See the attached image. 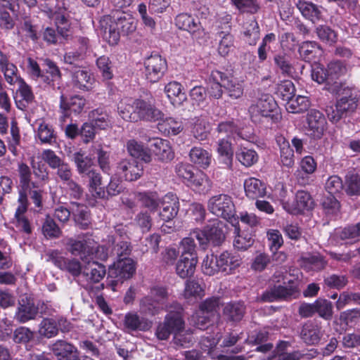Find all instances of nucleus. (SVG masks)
Listing matches in <instances>:
<instances>
[{"label":"nucleus","mask_w":360,"mask_h":360,"mask_svg":"<svg viewBox=\"0 0 360 360\" xmlns=\"http://www.w3.org/2000/svg\"><path fill=\"white\" fill-rule=\"evenodd\" d=\"M110 124V116L103 108L91 110V129H105L109 127Z\"/></svg>","instance_id":"obj_40"},{"label":"nucleus","mask_w":360,"mask_h":360,"mask_svg":"<svg viewBox=\"0 0 360 360\" xmlns=\"http://www.w3.org/2000/svg\"><path fill=\"white\" fill-rule=\"evenodd\" d=\"M244 189L246 196L252 200L262 198L265 196L266 193L265 184L254 177H250L245 180Z\"/></svg>","instance_id":"obj_31"},{"label":"nucleus","mask_w":360,"mask_h":360,"mask_svg":"<svg viewBox=\"0 0 360 360\" xmlns=\"http://www.w3.org/2000/svg\"><path fill=\"white\" fill-rule=\"evenodd\" d=\"M165 91L174 105H181L186 100V94L182 92L181 84L177 82L168 83L165 86Z\"/></svg>","instance_id":"obj_39"},{"label":"nucleus","mask_w":360,"mask_h":360,"mask_svg":"<svg viewBox=\"0 0 360 360\" xmlns=\"http://www.w3.org/2000/svg\"><path fill=\"white\" fill-rule=\"evenodd\" d=\"M277 104L270 95L262 96L255 104L249 108V112L254 122H261L262 119L271 118L278 120L281 116L277 112Z\"/></svg>","instance_id":"obj_6"},{"label":"nucleus","mask_w":360,"mask_h":360,"mask_svg":"<svg viewBox=\"0 0 360 360\" xmlns=\"http://www.w3.org/2000/svg\"><path fill=\"white\" fill-rule=\"evenodd\" d=\"M326 70L327 75L328 76L329 82L330 83V86H331L335 82H337L335 80L340 76L343 75L347 70L344 64L339 60L331 61L329 63Z\"/></svg>","instance_id":"obj_55"},{"label":"nucleus","mask_w":360,"mask_h":360,"mask_svg":"<svg viewBox=\"0 0 360 360\" xmlns=\"http://www.w3.org/2000/svg\"><path fill=\"white\" fill-rule=\"evenodd\" d=\"M245 313V306L243 302L227 303L224 309L223 315L228 321L238 322L242 320Z\"/></svg>","instance_id":"obj_36"},{"label":"nucleus","mask_w":360,"mask_h":360,"mask_svg":"<svg viewBox=\"0 0 360 360\" xmlns=\"http://www.w3.org/2000/svg\"><path fill=\"white\" fill-rule=\"evenodd\" d=\"M108 242L114 245L112 252L118 258L127 257L131 254V245L129 238L125 233H122L120 229L116 231L115 236H108Z\"/></svg>","instance_id":"obj_19"},{"label":"nucleus","mask_w":360,"mask_h":360,"mask_svg":"<svg viewBox=\"0 0 360 360\" xmlns=\"http://www.w3.org/2000/svg\"><path fill=\"white\" fill-rule=\"evenodd\" d=\"M234 226V233H236L233 240V246L238 250H245L253 244V239L248 234L240 233V229L238 224L232 225Z\"/></svg>","instance_id":"obj_56"},{"label":"nucleus","mask_w":360,"mask_h":360,"mask_svg":"<svg viewBox=\"0 0 360 360\" xmlns=\"http://www.w3.org/2000/svg\"><path fill=\"white\" fill-rule=\"evenodd\" d=\"M55 264L60 269L66 270L73 276H79V281L82 282V278H85L86 286L89 284V277L88 274L81 273V264L76 259H68L64 257L55 259Z\"/></svg>","instance_id":"obj_26"},{"label":"nucleus","mask_w":360,"mask_h":360,"mask_svg":"<svg viewBox=\"0 0 360 360\" xmlns=\"http://www.w3.org/2000/svg\"><path fill=\"white\" fill-rule=\"evenodd\" d=\"M18 202V205L12 223L20 231L30 234L32 233V229L30 220L25 216L27 210V198L26 195L20 193Z\"/></svg>","instance_id":"obj_16"},{"label":"nucleus","mask_w":360,"mask_h":360,"mask_svg":"<svg viewBox=\"0 0 360 360\" xmlns=\"http://www.w3.org/2000/svg\"><path fill=\"white\" fill-rule=\"evenodd\" d=\"M217 152L221 162L224 165V167L231 169L233 165V155L231 143L224 139L219 140Z\"/></svg>","instance_id":"obj_47"},{"label":"nucleus","mask_w":360,"mask_h":360,"mask_svg":"<svg viewBox=\"0 0 360 360\" xmlns=\"http://www.w3.org/2000/svg\"><path fill=\"white\" fill-rule=\"evenodd\" d=\"M277 142L280 147L281 161L283 166L292 167L294 165V151L284 137H279Z\"/></svg>","instance_id":"obj_46"},{"label":"nucleus","mask_w":360,"mask_h":360,"mask_svg":"<svg viewBox=\"0 0 360 360\" xmlns=\"http://www.w3.org/2000/svg\"><path fill=\"white\" fill-rule=\"evenodd\" d=\"M307 134L314 139H321L326 129L324 115L319 110H311L307 114Z\"/></svg>","instance_id":"obj_18"},{"label":"nucleus","mask_w":360,"mask_h":360,"mask_svg":"<svg viewBox=\"0 0 360 360\" xmlns=\"http://www.w3.org/2000/svg\"><path fill=\"white\" fill-rule=\"evenodd\" d=\"M115 172L126 181H136L142 176L143 167L134 160L122 159L117 163Z\"/></svg>","instance_id":"obj_15"},{"label":"nucleus","mask_w":360,"mask_h":360,"mask_svg":"<svg viewBox=\"0 0 360 360\" xmlns=\"http://www.w3.org/2000/svg\"><path fill=\"white\" fill-rule=\"evenodd\" d=\"M335 234L337 238L342 240H356L360 237V222L349 225L343 229H336Z\"/></svg>","instance_id":"obj_54"},{"label":"nucleus","mask_w":360,"mask_h":360,"mask_svg":"<svg viewBox=\"0 0 360 360\" xmlns=\"http://www.w3.org/2000/svg\"><path fill=\"white\" fill-rule=\"evenodd\" d=\"M41 157L51 169H56L58 177L64 184L70 181L72 172L70 165L58 157L53 150L51 149L44 150Z\"/></svg>","instance_id":"obj_9"},{"label":"nucleus","mask_w":360,"mask_h":360,"mask_svg":"<svg viewBox=\"0 0 360 360\" xmlns=\"http://www.w3.org/2000/svg\"><path fill=\"white\" fill-rule=\"evenodd\" d=\"M224 79L226 75L223 72L218 70L212 71L207 86V92L211 97L216 99L221 97Z\"/></svg>","instance_id":"obj_32"},{"label":"nucleus","mask_w":360,"mask_h":360,"mask_svg":"<svg viewBox=\"0 0 360 360\" xmlns=\"http://www.w3.org/2000/svg\"><path fill=\"white\" fill-rule=\"evenodd\" d=\"M0 71L3 73L5 81L10 86H14L24 80L20 77L18 68L13 63Z\"/></svg>","instance_id":"obj_58"},{"label":"nucleus","mask_w":360,"mask_h":360,"mask_svg":"<svg viewBox=\"0 0 360 360\" xmlns=\"http://www.w3.org/2000/svg\"><path fill=\"white\" fill-rule=\"evenodd\" d=\"M242 39L250 46H255L260 38V29L254 17L246 18L240 31Z\"/></svg>","instance_id":"obj_21"},{"label":"nucleus","mask_w":360,"mask_h":360,"mask_svg":"<svg viewBox=\"0 0 360 360\" xmlns=\"http://www.w3.org/2000/svg\"><path fill=\"white\" fill-rule=\"evenodd\" d=\"M37 313V308L31 301L22 299L19 302V307L15 313V319L20 323H25L34 319Z\"/></svg>","instance_id":"obj_34"},{"label":"nucleus","mask_w":360,"mask_h":360,"mask_svg":"<svg viewBox=\"0 0 360 360\" xmlns=\"http://www.w3.org/2000/svg\"><path fill=\"white\" fill-rule=\"evenodd\" d=\"M309 106V101L307 97L297 96L292 97L285 104L286 110L291 113H301L306 111Z\"/></svg>","instance_id":"obj_52"},{"label":"nucleus","mask_w":360,"mask_h":360,"mask_svg":"<svg viewBox=\"0 0 360 360\" xmlns=\"http://www.w3.org/2000/svg\"><path fill=\"white\" fill-rule=\"evenodd\" d=\"M174 22L178 29L189 32L194 38H200L204 34V29L200 22L188 13L177 15Z\"/></svg>","instance_id":"obj_17"},{"label":"nucleus","mask_w":360,"mask_h":360,"mask_svg":"<svg viewBox=\"0 0 360 360\" xmlns=\"http://www.w3.org/2000/svg\"><path fill=\"white\" fill-rule=\"evenodd\" d=\"M18 89L15 96V102L18 109L24 110L34 98L32 88L25 80L17 84Z\"/></svg>","instance_id":"obj_28"},{"label":"nucleus","mask_w":360,"mask_h":360,"mask_svg":"<svg viewBox=\"0 0 360 360\" xmlns=\"http://www.w3.org/2000/svg\"><path fill=\"white\" fill-rule=\"evenodd\" d=\"M328 91L333 94H338L341 97L336 102L337 108L345 115L347 113L354 112L358 105V96L355 90L343 86L340 82H335L328 88Z\"/></svg>","instance_id":"obj_7"},{"label":"nucleus","mask_w":360,"mask_h":360,"mask_svg":"<svg viewBox=\"0 0 360 360\" xmlns=\"http://www.w3.org/2000/svg\"><path fill=\"white\" fill-rule=\"evenodd\" d=\"M96 31L110 45H116L120 40V31L117 30L115 19L110 15L101 18Z\"/></svg>","instance_id":"obj_12"},{"label":"nucleus","mask_w":360,"mask_h":360,"mask_svg":"<svg viewBox=\"0 0 360 360\" xmlns=\"http://www.w3.org/2000/svg\"><path fill=\"white\" fill-rule=\"evenodd\" d=\"M151 147L153 153L160 161L169 162L174 158V153L167 140L154 139Z\"/></svg>","instance_id":"obj_27"},{"label":"nucleus","mask_w":360,"mask_h":360,"mask_svg":"<svg viewBox=\"0 0 360 360\" xmlns=\"http://www.w3.org/2000/svg\"><path fill=\"white\" fill-rule=\"evenodd\" d=\"M145 75L150 82H158L167 69V61L158 54L151 55L144 61Z\"/></svg>","instance_id":"obj_11"},{"label":"nucleus","mask_w":360,"mask_h":360,"mask_svg":"<svg viewBox=\"0 0 360 360\" xmlns=\"http://www.w3.org/2000/svg\"><path fill=\"white\" fill-rule=\"evenodd\" d=\"M207 207L211 213L226 219L231 225L239 224L236 207L230 195L218 194L211 197L208 200Z\"/></svg>","instance_id":"obj_4"},{"label":"nucleus","mask_w":360,"mask_h":360,"mask_svg":"<svg viewBox=\"0 0 360 360\" xmlns=\"http://www.w3.org/2000/svg\"><path fill=\"white\" fill-rule=\"evenodd\" d=\"M101 185L100 174L91 169V196L98 198H105L108 195H117L122 189V186L117 181H110L106 187V191L104 189V186H101Z\"/></svg>","instance_id":"obj_13"},{"label":"nucleus","mask_w":360,"mask_h":360,"mask_svg":"<svg viewBox=\"0 0 360 360\" xmlns=\"http://www.w3.org/2000/svg\"><path fill=\"white\" fill-rule=\"evenodd\" d=\"M226 224L219 219L214 218L208 221L204 227L207 233L209 243L214 245H219L225 239L224 229Z\"/></svg>","instance_id":"obj_22"},{"label":"nucleus","mask_w":360,"mask_h":360,"mask_svg":"<svg viewBox=\"0 0 360 360\" xmlns=\"http://www.w3.org/2000/svg\"><path fill=\"white\" fill-rule=\"evenodd\" d=\"M179 209V202L176 195L171 193H167L162 198L160 217L162 221H169L176 216Z\"/></svg>","instance_id":"obj_23"},{"label":"nucleus","mask_w":360,"mask_h":360,"mask_svg":"<svg viewBox=\"0 0 360 360\" xmlns=\"http://www.w3.org/2000/svg\"><path fill=\"white\" fill-rule=\"evenodd\" d=\"M326 262L319 254L307 255L300 259V266L307 271H319L326 266Z\"/></svg>","instance_id":"obj_35"},{"label":"nucleus","mask_w":360,"mask_h":360,"mask_svg":"<svg viewBox=\"0 0 360 360\" xmlns=\"http://www.w3.org/2000/svg\"><path fill=\"white\" fill-rule=\"evenodd\" d=\"M106 274L105 266L97 262H91V292L94 290L98 291L104 288V284L101 283L96 285H93L94 283H98L103 278Z\"/></svg>","instance_id":"obj_50"},{"label":"nucleus","mask_w":360,"mask_h":360,"mask_svg":"<svg viewBox=\"0 0 360 360\" xmlns=\"http://www.w3.org/2000/svg\"><path fill=\"white\" fill-rule=\"evenodd\" d=\"M84 103V100L79 96H73L69 100H66L62 94L60 96V108L63 115L60 118V122H65V119L70 116V112L79 113L82 110Z\"/></svg>","instance_id":"obj_24"},{"label":"nucleus","mask_w":360,"mask_h":360,"mask_svg":"<svg viewBox=\"0 0 360 360\" xmlns=\"http://www.w3.org/2000/svg\"><path fill=\"white\" fill-rule=\"evenodd\" d=\"M189 158L196 166L206 169L212 162V155L201 147H193L189 153Z\"/></svg>","instance_id":"obj_37"},{"label":"nucleus","mask_w":360,"mask_h":360,"mask_svg":"<svg viewBox=\"0 0 360 360\" xmlns=\"http://www.w3.org/2000/svg\"><path fill=\"white\" fill-rule=\"evenodd\" d=\"M285 280L284 273L281 271H276L271 277L274 283H279ZM300 294L298 281L290 280L287 285H276L269 286L260 295L259 300L264 302H273L285 301L290 302L298 298Z\"/></svg>","instance_id":"obj_2"},{"label":"nucleus","mask_w":360,"mask_h":360,"mask_svg":"<svg viewBox=\"0 0 360 360\" xmlns=\"http://www.w3.org/2000/svg\"><path fill=\"white\" fill-rule=\"evenodd\" d=\"M319 48V44L316 42L306 41L302 42L300 45L299 48V53L305 60L309 61L315 59Z\"/></svg>","instance_id":"obj_62"},{"label":"nucleus","mask_w":360,"mask_h":360,"mask_svg":"<svg viewBox=\"0 0 360 360\" xmlns=\"http://www.w3.org/2000/svg\"><path fill=\"white\" fill-rule=\"evenodd\" d=\"M89 234L88 233L78 235L76 238H68L65 240L68 250L75 256H79L83 261L90 262Z\"/></svg>","instance_id":"obj_10"},{"label":"nucleus","mask_w":360,"mask_h":360,"mask_svg":"<svg viewBox=\"0 0 360 360\" xmlns=\"http://www.w3.org/2000/svg\"><path fill=\"white\" fill-rule=\"evenodd\" d=\"M124 326L131 331H146L150 328L151 322L145 318L140 317L135 312H129L124 316Z\"/></svg>","instance_id":"obj_33"},{"label":"nucleus","mask_w":360,"mask_h":360,"mask_svg":"<svg viewBox=\"0 0 360 360\" xmlns=\"http://www.w3.org/2000/svg\"><path fill=\"white\" fill-rule=\"evenodd\" d=\"M315 309L316 313L326 321L330 320L333 317V307L332 303L327 300L317 299L315 301Z\"/></svg>","instance_id":"obj_59"},{"label":"nucleus","mask_w":360,"mask_h":360,"mask_svg":"<svg viewBox=\"0 0 360 360\" xmlns=\"http://www.w3.org/2000/svg\"><path fill=\"white\" fill-rule=\"evenodd\" d=\"M127 150L132 157L140 158L146 163L150 162L152 160L150 150L135 140H130L127 142Z\"/></svg>","instance_id":"obj_44"},{"label":"nucleus","mask_w":360,"mask_h":360,"mask_svg":"<svg viewBox=\"0 0 360 360\" xmlns=\"http://www.w3.org/2000/svg\"><path fill=\"white\" fill-rule=\"evenodd\" d=\"M220 304L219 297H210L206 299L200 305V310L202 314H207L212 318H218V310Z\"/></svg>","instance_id":"obj_60"},{"label":"nucleus","mask_w":360,"mask_h":360,"mask_svg":"<svg viewBox=\"0 0 360 360\" xmlns=\"http://www.w3.org/2000/svg\"><path fill=\"white\" fill-rule=\"evenodd\" d=\"M216 38L219 41L217 51L220 56H226L233 51L234 37L229 32L219 31L217 33Z\"/></svg>","instance_id":"obj_38"},{"label":"nucleus","mask_w":360,"mask_h":360,"mask_svg":"<svg viewBox=\"0 0 360 360\" xmlns=\"http://www.w3.org/2000/svg\"><path fill=\"white\" fill-rule=\"evenodd\" d=\"M158 129L168 136H175L179 134L183 130V126L181 122L172 118L166 117L158 120Z\"/></svg>","instance_id":"obj_41"},{"label":"nucleus","mask_w":360,"mask_h":360,"mask_svg":"<svg viewBox=\"0 0 360 360\" xmlns=\"http://www.w3.org/2000/svg\"><path fill=\"white\" fill-rule=\"evenodd\" d=\"M219 271L226 275L231 274L240 265L241 259L224 251L218 256Z\"/></svg>","instance_id":"obj_29"},{"label":"nucleus","mask_w":360,"mask_h":360,"mask_svg":"<svg viewBox=\"0 0 360 360\" xmlns=\"http://www.w3.org/2000/svg\"><path fill=\"white\" fill-rule=\"evenodd\" d=\"M136 263L132 259L124 257L120 259L109 267L108 274V285L115 290L118 284L131 278L136 273Z\"/></svg>","instance_id":"obj_5"},{"label":"nucleus","mask_w":360,"mask_h":360,"mask_svg":"<svg viewBox=\"0 0 360 360\" xmlns=\"http://www.w3.org/2000/svg\"><path fill=\"white\" fill-rule=\"evenodd\" d=\"M65 135L71 139L80 134L84 143H88L89 142L90 124L87 122H85L79 130L76 124H68L65 127Z\"/></svg>","instance_id":"obj_48"},{"label":"nucleus","mask_w":360,"mask_h":360,"mask_svg":"<svg viewBox=\"0 0 360 360\" xmlns=\"http://www.w3.org/2000/svg\"><path fill=\"white\" fill-rule=\"evenodd\" d=\"M193 190L199 193L207 192L212 187V183L207 176L200 170H196L192 179L188 182Z\"/></svg>","instance_id":"obj_43"},{"label":"nucleus","mask_w":360,"mask_h":360,"mask_svg":"<svg viewBox=\"0 0 360 360\" xmlns=\"http://www.w3.org/2000/svg\"><path fill=\"white\" fill-rule=\"evenodd\" d=\"M238 160L245 167H250L258 160V155L254 150L241 148L236 152Z\"/></svg>","instance_id":"obj_57"},{"label":"nucleus","mask_w":360,"mask_h":360,"mask_svg":"<svg viewBox=\"0 0 360 360\" xmlns=\"http://www.w3.org/2000/svg\"><path fill=\"white\" fill-rule=\"evenodd\" d=\"M324 335L321 323L316 319L307 321L301 328L300 337L304 343L314 345L320 342Z\"/></svg>","instance_id":"obj_14"},{"label":"nucleus","mask_w":360,"mask_h":360,"mask_svg":"<svg viewBox=\"0 0 360 360\" xmlns=\"http://www.w3.org/2000/svg\"><path fill=\"white\" fill-rule=\"evenodd\" d=\"M295 4L302 16L313 23L321 19L322 8L321 6L305 0H295Z\"/></svg>","instance_id":"obj_25"},{"label":"nucleus","mask_w":360,"mask_h":360,"mask_svg":"<svg viewBox=\"0 0 360 360\" xmlns=\"http://www.w3.org/2000/svg\"><path fill=\"white\" fill-rule=\"evenodd\" d=\"M192 133L193 136L199 141H204L207 139L209 133V123L205 117H195Z\"/></svg>","instance_id":"obj_49"},{"label":"nucleus","mask_w":360,"mask_h":360,"mask_svg":"<svg viewBox=\"0 0 360 360\" xmlns=\"http://www.w3.org/2000/svg\"><path fill=\"white\" fill-rule=\"evenodd\" d=\"M202 271L204 274L212 276L220 272L218 256L214 254L207 255L202 264Z\"/></svg>","instance_id":"obj_63"},{"label":"nucleus","mask_w":360,"mask_h":360,"mask_svg":"<svg viewBox=\"0 0 360 360\" xmlns=\"http://www.w3.org/2000/svg\"><path fill=\"white\" fill-rule=\"evenodd\" d=\"M167 314L164 321L160 323L157 327L155 335L159 340H166L171 334L174 335L176 345L181 347H187L191 340H186L179 335L184 329L185 322L183 317V307L176 302L167 309Z\"/></svg>","instance_id":"obj_1"},{"label":"nucleus","mask_w":360,"mask_h":360,"mask_svg":"<svg viewBox=\"0 0 360 360\" xmlns=\"http://www.w3.org/2000/svg\"><path fill=\"white\" fill-rule=\"evenodd\" d=\"M73 215L76 225L80 229H87L90 224L89 211L86 205L75 203Z\"/></svg>","instance_id":"obj_42"},{"label":"nucleus","mask_w":360,"mask_h":360,"mask_svg":"<svg viewBox=\"0 0 360 360\" xmlns=\"http://www.w3.org/2000/svg\"><path fill=\"white\" fill-rule=\"evenodd\" d=\"M58 333V327L56 319H44L39 327V333L41 336L46 338L55 337Z\"/></svg>","instance_id":"obj_53"},{"label":"nucleus","mask_w":360,"mask_h":360,"mask_svg":"<svg viewBox=\"0 0 360 360\" xmlns=\"http://www.w3.org/2000/svg\"><path fill=\"white\" fill-rule=\"evenodd\" d=\"M132 110H134V122H157L164 117L163 113L151 102L141 98L133 100Z\"/></svg>","instance_id":"obj_8"},{"label":"nucleus","mask_w":360,"mask_h":360,"mask_svg":"<svg viewBox=\"0 0 360 360\" xmlns=\"http://www.w3.org/2000/svg\"><path fill=\"white\" fill-rule=\"evenodd\" d=\"M169 294L167 288L160 285H156L150 289V294L143 297L140 301L141 311L146 315L154 316L158 314L161 310L169 308L167 302Z\"/></svg>","instance_id":"obj_3"},{"label":"nucleus","mask_w":360,"mask_h":360,"mask_svg":"<svg viewBox=\"0 0 360 360\" xmlns=\"http://www.w3.org/2000/svg\"><path fill=\"white\" fill-rule=\"evenodd\" d=\"M132 101L130 98L122 99L117 104V112L124 120L134 122Z\"/></svg>","instance_id":"obj_61"},{"label":"nucleus","mask_w":360,"mask_h":360,"mask_svg":"<svg viewBox=\"0 0 360 360\" xmlns=\"http://www.w3.org/2000/svg\"><path fill=\"white\" fill-rule=\"evenodd\" d=\"M50 349L58 360H77L78 352L73 345L58 340L50 346Z\"/></svg>","instance_id":"obj_20"},{"label":"nucleus","mask_w":360,"mask_h":360,"mask_svg":"<svg viewBox=\"0 0 360 360\" xmlns=\"http://www.w3.org/2000/svg\"><path fill=\"white\" fill-rule=\"evenodd\" d=\"M198 264V257L186 255H181L180 259L176 264V273L181 278L191 277L195 271Z\"/></svg>","instance_id":"obj_30"},{"label":"nucleus","mask_w":360,"mask_h":360,"mask_svg":"<svg viewBox=\"0 0 360 360\" xmlns=\"http://www.w3.org/2000/svg\"><path fill=\"white\" fill-rule=\"evenodd\" d=\"M37 136L42 143L53 144L56 141V133L53 127L45 122L39 124Z\"/></svg>","instance_id":"obj_51"},{"label":"nucleus","mask_w":360,"mask_h":360,"mask_svg":"<svg viewBox=\"0 0 360 360\" xmlns=\"http://www.w3.org/2000/svg\"><path fill=\"white\" fill-rule=\"evenodd\" d=\"M94 158L97 160L101 169L106 172L110 169V152L104 150L103 147L98 145L94 146Z\"/></svg>","instance_id":"obj_64"},{"label":"nucleus","mask_w":360,"mask_h":360,"mask_svg":"<svg viewBox=\"0 0 360 360\" xmlns=\"http://www.w3.org/2000/svg\"><path fill=\"white\" fill-rule=\"evenodd\" d=\"M115 19L117 30L120 31V35L121 34L128 35L136 30V21L130 15L122 13Z\"/></svg>","instance_id":"obj_45"}]
</instances>
